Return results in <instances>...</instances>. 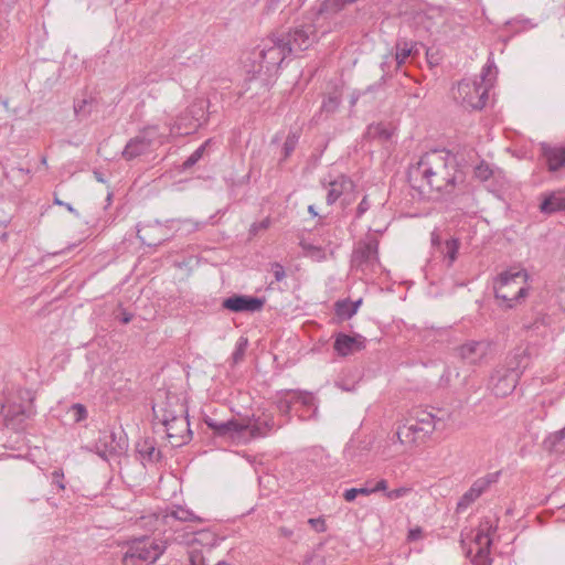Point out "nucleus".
<instances>
[{"label":"nucleus","instance_id":"obj_1","mask_svg":"<svg viewBox=\"0 0 565 565\" xmlns=\"http://www.w3.org/2000/svg\"><path fill=\"white\" fill-rule=\"evenodd\" d=\"M408 182L422 196H443L455 192L462 182L456 157L447 150L424 153L408 168Z\"/></svg>","mask_w":565,"mask_h":565},{"label":"nucleus","instance_id":"obj_2","mask_svg":"<svg viewBox=\"0 0 565 565\" xmlns=\"http://www.w3.org/2000/svg\"><path fill=\"white\" fill-rule=\"evenodd\" d=\"M529 274L524 268L511 267L502 271L494 280V294L501 306L513 308L527 296Z\"/></svg>","mask_w":565,"mask_h":565},{"label":"nucleus","instance_id":"obj_3","mask_svg":"<svg viewBox=\"0 0 565 565\" xmlns=\"http://www.w3.org/2000/svg\"><path fill=\"white\" fill-rule=\"evenodd\" d=\"M492 66L482 68L480 79L465 78L454 89V97L462 106L472 109H482L488 100V94L492 87Z\"/></svg>","mask_w":565,"mask_h":565},{"label":"nucleus","instance_id":"obj_4","mask_svg":"<svg viewBox=\"0 0 565 565\" xmlns=\"http://www.w3.org/2000/svg\"><path fill=\"white\" fill-rule=\"evenodd\" d=\"M128 548L122 556V565H138L139 562L154 563L166 551L163 540L139 536L124 543Z\"/></svg>","mask_w":565,"mask_h":565},{"label":"nucleus","instance_id":"obj_5","mask_svg":"<svg viewBox=\"0 0 565 565\" xmlns=\"http://www.w3.org/2000/svg\"><path fill=\"white\" fill-rule=\"evenodd\" d=\"M169 139L168 135L159 132L157 125L146 126L126 143L121 156L127 161L134 160L147 153L153 145H164Z\"/></svg>","mask_w":565,"mask_h":565},{"label":"nucleus","instance_id":"obj_6","mask_svg":"<svg viewBox=\"0 0 565 565\" xmlns=\"http://www.w3.org/2000/svg\"><path fill=\"white\" fill-rule=\"evenodd\" d=\"M290 55V46L286 45V42L280 38V35H273L266 39L260 46V67L265 68L266 72L269 73L277 68L284 60Z\"/></svg>","mask_w":565,"mask_h":565},{"label":"nucleus","instance_id":"obj_7","mask_svg":"<svg viewBox=\"0 0 565 565\" xmlns=\"http://www.w3.org/2000/svg\"><path fill=\"white\" fill-rule=\"evenodd\" d=\"M441 419V417H438L431 412L417 409L414 416L408 419L406 424L398 427L396 433L397 438L402 444H405L408 441L405 438H409L412 435H416L417 433H423L425 435L431 434L436 428L437 422H440Z\"/></svg>","mask_w":565,"mask_h":565},{"label":"nucleus","instance_id":"obj_8","mask_svg":"<svg viewBox=\"0 0 565 565\" xmlns=\"http://www.w3.org/2000/svg\"><path fill=\"white\" fill-rule=\"evenodd\" d=\"M291 49V55H297L308 49L318 41L316 25L311 22L301 23L291 28L287 33L279 34Z\"/></svg>","mask_w":565,"mask_h":565},{"label":"nucleus","instance_id":"obj_9","mask_svg":"<svg viewBox=\"0 0 565 565\" xmlns=\"http://www.w3.org/2000/svg\"><path fill=\"white\" fill-rule=\"evenodd\" d=\"M379 265V242L376 238H367L359 242L353 249L351 266L363 274L373 271Z\"/></svg>","mask_w":565,"mask_h":565},{"label":"nucleus","instance_id":"obj_10","mask_svg":"<svg viewBox=\"0 0 565 565\" xmlns=\"http://www.w3.org/2000/svg\"><path fill=\"white\" fill-rule=\"evenodd\" d=\"M491 351L487 340H469L456 348L457 355L467 364L480 365Z\"/></svg>","mask_w":565,"mask_h":565},{"label":"nucleus","instance_id":"obj_11","mask_svg":"<svg viewBox=\"0 0 565 565\" xmlns=\"http://www.w3.org/2000/svg\"><path fill=\"white\" fill-rule=\"evenodd\" d=\"M499 480V472L488 473L473 481L471 487L460 497L457 502V512L465 511L477 499H479L491 484L497 483Z\"/></svg>","mask_w":565,"mask_h":565},{"label":"nucleus","instance_id":"obj_12","mask_svg":"<svg viewBox=\"0 0 565 565\" xmlns=\"http://www.w3.org/2000/svg\"><path fill=\"white\" fill-rule=\"evenodd\" d=\"M265 305L264 298L246 296V295H233L224 299L223 308L232 312H258Z\"/></svg>","mask_w":565,"mask_h":565},{"label":"nucleus","instance_id":"obj_13","mask_svg":"<svg viewBox=\"0 0 565 565\" xmlns=\"http://www.w3.org/2000/svg\"><path fill=\"white\" fill-rule=\"evenodd\" d=\"M366 339L361 334H345L339 332L334 335L333 350L339 356H348L365 348Z\"/></svg>","mask_w":565,"mask_h":565},{"label":"nucleus","instance_id":"obj_14","mask_svg":"<svg viewBox=\"0 0 565 565\" xmlns=\"http://www.w3.org/2000/svg\"><path fill=\"white\" fill-rule=\"evenodd\" d=\"M164 427L167 437L174 447L186 444L191 439L192 431L190 429L186 413L178 416L173 422L169 423Z\"/></svg>","mask_w":565,"mask_h":565},{"label":"nucleus","instance_id":"obj_15","mask_svg":"<svg viewBox=\"0 0 565 565\" xmlns=\"http://www.w3.org/2000/svg\"><path fill=\"white\" fill-rule=\"evenodd\" d=\"M206 426L217 437H224L230 439H239L244 434V425L235 419L220 422L217 419L206 417L204 419Z\"/></svg>","mask_w":565,"mask_h":565},{"label":"nucleus","instance_id":"obj_16","mask_svg":"<svg viewBox=\"0 0 565 565\" xmlns=\"http://www.w3.org/2000/svg\"><path fill=\"white\" fill-rule=\"evenodd\" d=\"M540 150L550 172L554 173L565 169V142L563 145L542 142Z\"/></svg>","mask_w":565,"mask_h":565},{"label":"nucleus","instance_id":"obj_17","mask_svg":"<svg viewBox=\"0 0 565 565\" xmlns=\"http://www.w3.org/2000/svg\"><path fill=\"white\" fill-rule=\"evenodd\" d=\"M539 211L544 215L565 213V190L546 191L540 195Z\"/></svg>","mask_w":565,"mask_h":565},{"label":"nucleus","instance_id":"obj_18","mask_svg":"<svg viewBox=\"0 0 565 565\" xmlns=\"http://www.w3.org/2000/svg\"><path fill=\"white\" fill-rule=\"evenodd\" d=\"M353 190L354 183L349 177L344 174L337 177L328 184V193L326 198L327 204H334L342 195L350 193Z\"/></svg>","mask_w":565,"mask_h":565},{"label":"nucleus","instance_id":"obj_19","mask_svg":"<svg viewBox=\"0 0 565 565\" xmlns=\"http://www.w3.org/2000/svg\"><path fill=\"white\" fill-rule=\"evenodd\" d=\"M244 425V433L248 431L250 438H262L275 429V420L270 415L250 418Z\"/></svg>","mask_w":565,"mask_h":565},{"label":"nucleus","instance_id":"obj_20","mask_svg":"<svg viewBox=\"0 0 565 565\" xmlns=\"http://www.w3.org/2000/svg\"><path fill=\"white\" fill-rule=\"evenodd\" d=\"M33 415V411L31 407H23L20 404H9L3 406V416L8 426H12L14 428H21L22 424L31 418Z\"/></svg>","mask_w":565,"mask_h":565},{"label":"nucleus","instance_id":"obj_21","mask_svg":"<svg viewBox=\"0 0 565 565\" xmlns=\"http://www.w3.org/2000/svg\"><path fill=\"white\" fill-rule=\"evenodd\" d=\"M498 524L495 520L489 516L483 518L475 536V545L477 548H490L492 544L491 535L497 531Z\"/></svg>","mask_w":565,"mask_h":565},{"label":"nucleus","instance_id":"obj_22","mask_svg":"<svg viewBox=\"0 0 565 565\" xmlns=\"http://www.w3.org/2000/svg\"><path fill=\"white\" fill-rule=\"evenodd\" d=\"M163 521L167 525L172 526L173 521L182 523H203L204 519L196 515L193 511L188 508L177 505L173 509L166 512Z\"/></svg>","mask_w":565,"mask_h":565},{"label":"nucleus","instance_id":"obj_23","mask_svg":"<svg viewBox=\"0 0 565 565\" xmlns=\"http://www.w3.org/2000/svg\"><path fill=\"white\" fill-rule=\"evenodd\" d=\"M163 230L162 225L159 222L154 224H145L138 225L137 227V236L138 238L148 246H157L166 241V238L160 235H156L157 233H161Z\"/></svg>","mask_w":565,"mask_h":565},{"label":"nucleus","instance_id":"obj_24","mask_svg":"<svg viewBox=\"0 0 565 565\" xmlns=\"http://www.w3.org/2000/svg\"><path fill=\"white\" fill-rule=\"evenodd\" d=\"M96 447L99 456L104 458L121 450V447L116 441V434L114 431H103L97 440Z\"/></svg>","mask_w":565,"mask_h":565},{"label":"nucleus","instance_id":"obj_25","mask_svg":"<svg viewBox=\"0 0 565 565\" xmlns=\"http://www.w3.org/2000/svg\"><path fill=\"white\" fill-rule=\"evenodd\" d=\"M519 374L514 371H510L504 376L498 380L493 386V392L497 396H505L512 393L518 384Z\"/></svg>","mask_w":565,"mask_h":565},{"label":"nucleus","instance_id":"obj_26","mask_svg":"<svg viewBox=\"0 0 565 565\" xmlns=\"http://www.w3.org/2000/svg\"><path fill=\"white\" fill-rule=\"evenodd\" d=\"M202 540L213 539L209 531H194L191 526H185L182 534L175 536L180 544L192 545Z\"/></svg>","mask_w":565,"mask_h":565},{"label":"nucleus","instance_id":"obj_27","mask_svg":"<svg viewBox=\"0 0 565 565\" xmlns=\"http://www.w3.org/2000/svg\"><path fill=\"white\" fill-rule=\"evenodd\" d=\"M393 136V129L383 122L371 124L365 132V137L370 139L390 140Z\"/></svg>","mask_w":565,"mask_h":565},{"label":"nucleus","instance_id":"obj_28","mask_svg":"<svg viewBox=\"0 0 565 565\" xmlns=\"http://www.w3.org/2000/svg\"><path fill=\"white\" fill-rule=\"evenodd\" d=\"M178 409H170L168 407H160L157 409L153 407L156 417L166 426L173 422L178 416L186 413V409L182 404H177Z\"/></svg>","mask_w":565,"mask_h":565},{"label":"nucleus","instance_id":"obj_29","mask_svg":"<svg viewBox=\"0 0 565 565\" xmlns=\"http://www.w3.org/2000/svg\"><path fill=\"white\" fill-rule=\"evenodd\" d=\"M299 246L306 257H309L316 262H321L327 258L326 248L320 245H315L306 239L299 242Z\"/></svg>","mask_w":565,"mask_h":565},{"label":"nucleus","instance_id":"obj_30","mask_svg":"<svg viewBox=\"0 0 565 565\" xmlns=\"http://www.w3.org/2000/svg\"><path fill=\"white\" fill-rule=\"evenodd\" d=\"M137 451L142 460H147L149 462H156L160 458V451L156 449L152 440L138 443Z\"/></svg>","mask_w":565,"mask_h":565},{"label":"nucleus","instance_id":"obj_31","mask_svg":"<svg viewBox=\"0 0 565 565\" xmlns=\"http://www.w3.org/2000/svg\"><path fill=\"white\" fill-rule=\"evenodd\" d=\"M395 62L397 67L402 66L405 61L413 54L415 49V44L412 42H407L406 40H398L395 45Z\"/></svg>","mask_w":565,"mask_h":565},{"label":"nucleus","instance_id":"obj_32","mask_svg":"<svg viewBox=\"0 0 565 565\" xmlns=\"http://www.w3.org/2000/svg\"><path fill=\"white\" fill-rule=\"evenodd\" d=\"M295 405L303 406L308 409L317 411V406L315 404V396L309 392L302 391H291Z\"/></svg>","mask_w":565,"mask_h":565},{"label":"nucleus","instance_id":"obj_33","mask_svg":"<svg viewBox=\"0 0 565 565\" xmlns=\"http://www.w3.org/2000/svg\"><path fill=\"white\" fill-rule=\"evenodd\" d=\"M211 142L212 139H207L196 150H194L191 156L182 163V170L186 171L196 162H199L202 159L205 149L210 146Z\"/></svg>","mask_w":565,"mask_h":565},{"label":"nucleus","instance_id":"obj_34","mask_svg":"<svg viewBox=\"0 0 565 565\" xmlns=\"http://www.w3.org/2000/svg\"><path fill=\"white\" fill-rule=\"evenodd\" d=\"M277 408L282 414L288 416L291 411L296 408L291 391H287L277 402Z\"/></svg>","mask_w":565,"mask_h":565},{"label":"nucleus","instance_id":"obj_35","mask_svg":"<svg viewBox=\"0 0 565 565\" xmlns=\"http://www.w3.org/2000/svg\"><path fill=\"white\" fill-rule=\"evenodd\" d=\"M178 227L175 228L177 232H182L184 234H191L193 232L200 231L204 223L195 222L190 218L184 220H178Z\"/></svg>","mask_w":565,"mask_h":565},{"label":"nucleus","instance_id":"obj_36","mask_svg":"<svg viewBox=\"0 0 565 565\" xmlns=\"http://www.w3.org/2000/svg\"><path fill=\"white\" fill-rule=\"evenodd\" d=\"M299 140V134L297 131H289L282 146L284 159L291 156Z\"/></svg>","mask_w":565,"mask_h":565},{"label":"nucleus","instance_id":"obj_37","mask_svg":"<svg viewBox=\"0 0 565 565\" xmlns=\"http://www.w3.org/2000/svg\"><path fill=\"white\" fill-rule=\"evenodd\" d=\"M334 311H335V315L342 320H348V319L352 318L353 315L351 313V300H349V299L338 300L334 303Z\"/></svg>","mask_w":565,"mask_h":565},{"label":"nucleus","instance_id":"obj_38","mask_svg":"<svg viewBox=\"0 0 565 565\" xmlns=\"http://www.w3.org/2000/svg\"><path fill=\"white\" fill-rule=\"evenodd\" d=\"M341 104V99L338 96H328L323 99L320 113L331 115L334 114Z\"/></svg>","mask_w":565,"mask_h":565},{"label":"nucleus","instance_id":"obj_39","mask_svg":"<svg viewBox=\"0 0 565 565\" xmlns=\"http://www.w3.org/2000/svg\"><path fill=\"white\" fill-rule=\"evenodd\" d=\"M493 173H494L493 169L486 161H481L475 168V177L477 179H479L480 181H488L493 175Z\"/></svg>","mask_w":565,"mask_h":565},{"label":"nucleus","instance_id":"obj_40","mask_svg":"<svg viewBox=\"0 0 565 565\" xmlns=\"http://www.w3.org/2000/svg\"><path fill=\"white\" fill-rule=\"evenodd\" d=\"M472 563L473 565H491L490 548H477Z\"/></svg>","mask_w":565,"mask_h":565},{"label":"nucleus","instance_id":"obj_41","mask_svg":"<svg viewBox=\"0 0 565 565\" xmlns=\"http://www.w3.org/2000/svg\"><path fill=\"white\" fill-rule=\"evenodd\" d=\"M70 413L72 414V417L75 423L83 422L87 418V409L83 404H74L70 408Z\"/></svg>","mask_w":565,"mask_h":565},{"label":"nucleus","instance_id":"obj_42","mask_svg":"<svg viewBox=\"0 0 565 565\" xmlns=\"http://www.w3.org/2000/svg\"><path fill=\"white\" fill-rule=\"evenodd\" d=\"M270 225H271L270 217H265L260 222H255L249 227V235L256 236L259 232L268 230Z\"/></svg>","mask_w":565,"mask_h":565},{"label":"nucleus","instance_id":"obj_43","mask_svg":"<svg viewBox=\"0 0 565 565\" xmlns=\"http://www.w3.org/2000/svg\"><path fill=\"white\" fill-rule=\"evenodd\" d=\"M412 492L411 487H399L394 490H390L385 492V497L388 500H397L399 498H404Z\"/></svg>","mask_w":565,"mask_h":565},{"label":"nucleus","instance_id":"obj_44","mask_svg":"<svg viewBox=\"0 0 565 565\" xmlns=\"http://www.w3.org/2000/svg\"><path fill=\"white\" fill-rule=\"evenodd\" d=\"M446 256L449 259V264H452L457 258V253L459 249V243L457 239H450L446 243Z\"/></svg>","mask_w":565,"mask_h":565},{"label":"nucleus","instance_id":"obj_45","mask_svg":"<svg viewBox=\"0 0 565 565\" xmlns=\"http://www.w3.org/2000/svg\"><path fill=\"white\" fill-rule=\"evenodd\" d=\"M247 343H248L247 339L239 338V340L236 344L235 351L233 353V360L235 363H238L239 361L243 360V356H244L246 348H247Z\"/></svg>","mask_w":565,"mask_h":565},{"label":"nucleus","instance_id":"obj_46","mask_svg":"<svg viewBox=\"0 0 565 565\" xmlns=\"http://www.w3.org/2000/svg\"><path fill=\"white\" fill-rule=\"evenodd\" d=\"M88 106L89 103L87 99L78 100L74 104V111L79 117H87L90 114Z\"/></svg>","mask_w":565,"mask_h":565},{"label":"nucleus","instance_id":"obj_47","mask_svg":"<svg viewBox=\"0 0 565 565\" xmlns=\"http://www.w3.org/2000/svg\"><path fill=\"white\" fill-rule=\"evenodd\" d=\"M270 270H271L276 281H281L286 278L285 268L280 263H277V262L271 263Z\"/></svg>","mask_w":565,"mask_h":565},{"label":"nucleus","instance_id":"obj_48","mask_svg":"<svg viewBox=\"0 0 565 565\" xmlns=\"http://www.w3.org/2000/svg\"><path fill=\"white\" fill-rule=\"evenodd\" d=\"M308 523L318 533H323L327 531L326 521L322 518L309 519Z\"/></svg>","mask_w":565,"mask_h":565},{"label":"nucleus","instance_id":"obj_49","mask_svg":"<svg viewBox=\"0 0 565 565\" xmlns=\"http://www.w3.org/2000/svg\"><path fill=\"white\" fill-rule=\"evenodd\" d=\"M323 564H324L323 558L316 553L308 554L306 556V558L303 559V565H323Z\"/></svg>","mask_w":565,"mask_h":565},{"label":"nucleus","instance_id":"obj_50","mask_svg":"<svg viewBox=\"0 0 565 565\" xmlns=\"http://www.w3.org/2000/svg\"><path fill=\"white\" fill-rule=\"evenodd\" d=\"M64 473L62 469H56L52 472L53 482L58 487V489L64 490L65 484L63 483Z\"/></svg>","mask_w":565,"mask_h":565},{"label":"nucleus","instance_id":"obj_51","mask_svg":"<svg viewBox=\"0 0 565 565\" xmlns=\"http://www.w3.org/2000/svg\"><path fill=\"white\" fill-rule=\"evenodd\" d=\"M371 207V204L367 200V196L365 195L361 202L359 203L358 205V209H356V217H361L364 213H366Z\"/></svg>","mask_w":565,"mask_h":565},{"label":"nucleus","instance_id":"obj_52","mask_svg":"<svg viewBox=\"0 0 565 565\" xmlns=\"http://www.w3.org/2000/svg\"><path fill=\"white\" fill-rule=\"evenodd\" d=\"M134 318V315L131 312H128L126 309L120 308V315L118 316V319L121 323L127 324L129 323Z\"/></svg>","mask_w":565,"mask_h":565},{"label":"nucleus","instance_id":"obj_53","mask_svg":"<svg viewBox=\"0 0 565 565\" xmlns=\"http://www.w3.org/2000/svg\"><path fill=\"white\" fill-rule=\"evenodd\" d=\"M387 488H388L387 481L385 479H380L379 481H376L374 487H372V490H373V493L379 492V491H383L385 493L387 491Z\"/></svg>","mask_w":565,"mask_h":565},{"label":"nucleus","instance_id":"obj_54","mask_svg":"<svg viewBox=\"0 0 565 565\" xmlns=\"http://www.w3.org/2000/svg\"><path fill=\"white\" fill-rule=\"evenodd\" d=\"M358 497V490L356 488L347 489L343 492V498L345 501L351 502Z\"/></svg>","mask_w":565,"mask_h":565},{"label":"nucleus","instance_id":"obj_55","mask_svg":"<svg viewBox=\"0 0 565 565\" xmlns=\"http://www.w3.org/2000/svg\"><path fill=\"white\" fill-rule=\"evenodd\" d=\"M183 116H180L175 122L170 127V134L177 132L182 134V122Z\"/></svg>","mask_w":565,"mask_h":565},{"label":"nucleus","instance_id":"obj_56","mask_svg":"<svg viewBox=\"0 0 565 565\" xmlns=\"http://www.w3.org/2000/svg\"><path fill=\"white\" fill-rule=\"evenodd\" d=\"M420 537H422V529L420 527H415V529L409 530V532H408L409 541H416Z\"/></svg>","mask_w":565,"mask_h":565},{"label":"nucleus","instance_id":"obj_57","mask_svg":"<svg viewBox=\"0 0 565 565\" xmlns=\"http://www.w3.org/2000/svg\"><path fill=\"white\" fill-rule=\"evenodd\" d=\"M54 204L60 205V206H65L67 209V211L72 212V213L75 212L74 207L70 203L63 202L57 196L54 198Z\"/></svg>","mask_w":565,"mask_h":565},{"label":"nucleus","instance_id":"obj_58","mask_svg":"<svg viewBox=\"0 0 565 565\" xmlns=\"http://www.w3.org/2000/svg\"><path fill=\"white\" fill-rule=\"evenodd\" d=\"M358 490V495L361 494V495H370L373 493V490H372V487H361V488H356Z\"/></svg>","mask_w":565,"mask_h":565},{"label":"nucleus","instance_id":"obj_59","mask_svg":"<svg viewBox=\"0 0 565 565\" xmlns=\"http://www.w3.org/2000/svg\"><path fill=\"white\" fill-rule=\"evenodd\" d=\"M279 533L281 536H285V537H291L294 534L292 530L285 527V526H281L279 529Z\"/></svg>","mask_w":565,"mask_h":565},{"label":"nucleus","instance_id":"obj_60","mask_svg":"<svg viewBox=\"0 0 565 565\" xmlns=\"http://www.w3.org/2000/svg\"><path fill=\"white\" fill-rule=\"evenodd\" d=\"M362 303V299H359L356 301H351V313L354 316L358 312L359 307Z\"/></svg>","mask_w":565,"mask_h":565},{"label":"nucleus","instance_id":"obj_61","mask_svg":"<svg viewBox=\"0 0 565 565\" xmlns=\"http://www.w3.org/2000/svg\"><path fill=\"white\" fill-rule=\"evenodd\" d=\"M308 212L311 214V216L316 217L318 216V212L316 211L315 209V205H309L308 206Z\"/></svg>","mask_w":565,"mask_h":565},{"label":"nucleus","instance_id":"obj_62","mask_svg":"<svg viewBox=\"0 0 565 565\" xmlns=\"http://www.w3.org/2000/svg\"><path fill=\"white\" fill-rule=\"evenodd\" d=\"M269 3V8L275 9L276 6L280 2V0H267Z\"/></svg>","mask_w":565,"mask_h":565},{"label":"nucleus","instance_id":"obj_63","mask_svg":"<svg viewBox=\"0 0 565 565\" xmlns=\"http://www.w3.org/2000/svg\"><path fill=\"white\" fill-rule=\"evenodd\" d=\"M540 322L543 324L544 323V319H541ZM524 327L527 328V329H532V328H536L537 329L539 328V320H536L533 326H524Z\"/></svg>","mask_w":565,"mask_h":565},{"label":"nucleus","instance_id":"obj_64","mask_svg":"<svg viewBox=\"0 0 565 565\" xmlns=\"http://www.w3.org/2000/svg\"><path fill=\"white\" fill-rule=\"evenodd\" d=\"M558 441L565 439V427L558 433L557 437Z\"/></svg>","mask_w":565,"mask_h":565}]
</instances>
